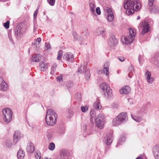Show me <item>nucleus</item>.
<instances>
[{"mask_svg": "<svg viewBox=\"0 0 159 159\" xmlns=\"http://www.w3.org/2000/svg\"><path fill=\"white\" fill-rule=\"evenodd\" d=\"M21 30L19 27H16L15 29V34L17 37H19L21 34Z\"/></svg>", "mask_w": 159, "mask_h": 159, "instance_id": "2f4dec72", "label": "nucleus"}, {"mask_svg": "<svg viewBox=\"0 0 159 159\" xmlns=\"http://www.w3.org/2000/svg\"><path fill=\"white\" fill-rule=\"evenodd\" d=\"M118 59L121 61L122 62L124 61L125 59L123 57H119L118 58Z\"/></svg>", "mask_w": 159, "mask_h": 159, "instance_id": "bf43d9fd", "label": "nucleus"}, {"mask_svg": "<svg viewBox=\"0 0 159 159\" xmlns=\"http://www.w3.org/2000/svg\"><path fill=\"white\" fill-rule=\"evenodd\" d=\"M159 8L157 7H154L151 10V12L153 13H157L159 11Z\"/></svg>", "mask_w": 159, "mask_h": 159, "instance_id": "c9c22d12", "label": "nucleus"}, {"mask_svg": "<svg viewBox=\"0 0 159 159\" xmlns=\"http://www.w3.org/2000/svg\"><path fill=\"white\" fill-rule=\"evenodd\" d=\"M89 6L90 11L93 14H95V9L96 7L95 2H89Z\"/></svg>", "mask_w": 159, "mask_h": 159, "instance_id": "b1692460", "label": "nucleus"}, {"mask_svg": "<svg viewBox=\"0 0 159 159\" xmlns=\"http://www.w3.org/2000/svg\"><path fill=\"white\" fill-rule=\"evenodd\" d=\"M73 85V83L72 82H69L67 83L66 86L68 89H69L70 88H71L72 87Z\"/></svg>", "mask_w": 159, "mask_h": 159, "instance_id": "49530a36", "label": "nucleus"}, {"mask_svg": "<svg viewBox=\"0 0 159 159\" xmlns=\"http://www.w3.org/2000/svg\"><path fill=\"white\" fill-rule=\"evenodd\" d=\"M35 157L36 159H40L41 158V153L39 152H36L35 154Z\"/></svg>", "mask_w": 159, "mask_h": 159, "instance_id": "a19ab883", "label": "nucleus"}, {"mask_svg": "<svg viewBox=\"0 0 159 159\" xmlns=\"http://www.w3.org/2000/svg\"><path fill=\"white\" fill-rule=\"evenodd\" d=\"M44 159H48V158L47 157H45Z\"/></svg>", "mask_w": 159, "mask_h": 159, "instance_id": "0e129e2a", "label": "nucleus"}, {"mask_svg": "<svg viewBox=\"0 0 159 159\" xmlns=\"http://www.w3.org/2000/svg\"><path fill=\"white\" fill-rule=\"evenodd\" d=\"M130 91V88L128 86H126L123 87L120 90L121 94H127Z\"/></svg>", "mask_w": 159, "mask_h": 159, "instance_id": "f3484780", "label": "nucleus"}, {"mask_svg": "<svg viewBox=\"0 0 159 159\" xmlns=\"http://www.w3.org/2000/svg\"><path fill=\"white\" fill-rule=\"evenodd\" d=\"M124 7L126 9L125 13L127 15L133 14L134 10L138 11L141 7V3L139 0H125Z\"/></svg>", "mask_w": 159, "mask_h": 159, "instance_id": "f257e3e1", "label": "nucleus"}, {"mask_svg": "<svg viewBox=\"0 0 159 159\" xmlns=\"http://www.w3.org/2000/svg\"><path fill=\"white\" fill-rule=\"evenodd\" d=\"M64 133V131H63V133Z\"/></svg>", "mask_w": 159, "mask_h": 159, "instance_id": "338daca9", "label": "nucleus"}, {"mask_svg": "<svg viewBox=\"0 0 159 159\" xmlns=\"http://www.w3.org/2000/svg\"><path fill=\"white\" fill-rule=\"evenodd\" d=\"M129 36H122L121 37V40L124 44H129L132 43L135 39V37L136 35L135 30L132 28H129Z\"/></svg>", "mask_w": 159, "mask_h": 159, "instance_id": "7ed1b4c3", "label": "nucleus"}, {"mask_svg": "<svg viewBox=\"0 0 159 159\" xmlns=\"http://www.w3.org/2000/svg\"><path fill=\"white\" fill-rule=\"evenodd\" d=\"M139 26L142 29V31L140 33L141 35H144L150 31V28L149 23L146 21H143L141 22Z\"/></svg>", "mask_w": 159, "mask_h": 159, "instance_id": "6e6552de", "label": "nucleus"}, {"mask_svg": "<svg viewBox=\"0 0 159 159\" xmlns=\"http://www.w3.org/2000/svg\"><path fill=\"white\" fill-rule=\"evenodd\" d=\"M45 47L46 50H48L51 48V47L49 43H45Z\"/></svg>", "mask_w": 159, "mask_h": 159, "instance_id": "3c124183", "label": "nucleus"}, {"mask_svg": "<svg viewBox=\"0 0 159 159\" xmlns=\"http://www.w3.org/2000/svg\"><path fill=\"white\" fill-rule=\"evenodd\" d=\"M95 125L96 126L100 129L103 128L104 125V117L102 114L98 115L95 119Z\"/></svg>", "mask_w": 159, "mask_h": 159, "instance_id": "0eeeda50", "label": "nucleus"}, {"mask_svg": "<svg viewBox=\"0 0 159 159\" xmlns=\"http://www.w3.org/2000/svg\"><path fill=\"white\" fill-rule=\"evenodd\" d=\"M46 12L45 11H44V12H43V14L44 15H45L46 14Z\"/></svg>", "mask_w": 159, "mask_h": 159, "instance_id": "e2e57ef3", "label": "nucleus"}, {"mask_svg": "<svg viewBox=\"0 0 159 159\" xmlns=\"http://www.w3.org/2000/svg\"><path fill=\"white\" fill-rule=\"evenodd\" d=\"M63 77L62 75H60L57 77V81L59 82L62 81Z\"/></svg>", "mask_w": 159, "mask_h": 159, "instance_id": "37998d69", "label": "nucleus"}, {"mask_svg": "<svg viewBox=\"0 0 159 159\" xmlns=\"http://www.w3.org/2000/svg\"><path fill=\"white\" fill-rule=\"evenodd\" d=\"M96 11L97 14L98 15H100L101 13V10L99 7H97L96 9Z\"/></svg>", "mask_w": 159, "mask_h": 159, "instance_id": "864d4df0", "label": "nucleus"}, {"mask_svg": "<svg viewBox=\"0 0 159 159\" xmlns=\"http://www.w3.org/2000/svg\"><path fill=\"white\" fill-rule=\"evenodd\" d=\"M148 0V5L150 7L152 6L153 3L154 2V0Z\"/></svg>", "mask_w": 159, "mask_h": 159, "instance_id": "5fc2aeb1", "label": "nucleus"}, {"mask_svg": "<svg viewBox=\"0 0 159 159\" xmlns=\"http://www.w3.org/2000/svg\"><path fill=\"white\" fill-rule=\"evenodd\" d=\"M154 64L159 67V56L157 57V60L155 61Z\"/></svg>", "mask_w": 159, "mask_h": 159, "instance_id": "8fccbe9b", "label": "nucleus"}, {"mask_svg": "<svg viewBox=\"0 0 159 159\" xmlns=\"http://www.w3.org/2000/svg\"><path fill=\"white\" fill-rule=\"evenodd\" d=\"M48 65V64H45L43 62L41 61L39 63V68L41 71H44L47 69Z\"/></svg>", "mask_w": 159, "mask_h": 159, "instance_id": "4be33fe9", "label": "nucleus"}, {"mask_svg": "<svg viewBox=\"0 0 159 159\" xmlns=\"http://www.w3.org/2000/svg\"><path fill=\"white\" fill-rule=\"evenodd\" d=\"M75 98L79 101H80L81 98V95L80 93H77L75 95Z\"/></svg>", "mask_w": 159, "mask_h": 159, "instance_id": "a18cd8bd", "label": "nucleus"}, {"mask_svg": "<svg viewBox=\"0 0 159 159\" xmlns=\"http://www.w3.org/2000/svg\"><path fill=\"white\" fill-rule=\"evenodd\" d=\"M129 73H128V76L130 78L132 77L133 75V68L132 66H130L129 68Z\"/></svg>", "mask_w": 159, "mask_h": 159, "instance_id": "c756f323", "label": "nucleus"}, {"mask_svg": "<svg viewBox=\"0 0 159 159\" xmlns=\"http://www.w3.org/2000/svg\"><path fill=\"white\" fill-rule=\"evenodd\" d=\"M110 63L108 62H105L103 66V73L107 76L109 75V68L110 66Z\"/></svg>", "mask_w": 159, "mask_h": 159, "instance_id": "a211bd4d", "label": "nucleus"}, {"mask_svg": "<svg viewBox=\"0 0 159 159\" xmlns=\"http://www.w3.org/2000/svg\"><path fill=\"white\" fill-rule=\"evenodd\" d=\"M85 71L86 72V74L85 75V78L87 80H89L90 76V73L88 69L85 70Z\"/></svg>", "mask_w": 159, "mask_h": 159, "instance_id": "4c0bfd02", "label": "nucleus"}, {"mask_svg": "<svg viewBox=\"0 0 159 159\" xmlns=\"http://www.w3.org/2000/svg\"><path fill=\"white\" fill-rule=\"evenodd\" d=\"M128 101L130 104L133 103L134 102V100L131 98L128 99Z\"/></svg>", "mask_w": 159, "mask_h": 159, "instance_id": "13d9d810", "label": "nucleus"}, {"mask_svg": "<svg viewBox=\"0 0 159 159\" xmlns=\"http://www.w3.org/2000/svg\"><path fill=\"white\" fill-rule=\"evenodd\" d=\"M6 146L7 147L10 148L12 145V142L10 140H7L5 142Z\"/></svg>", "mask_w": 159, "mask_h": 159, "instance_id": "72a5a7b5", "label": "nucleus"}, {"mask_svg": "<svg viewBox=\"0 0 159 159\" xmlns=\"http://www.w3.org/2000/svg\"><path fill=\"white\" fill-rule=\"evenodd\" d=\"M8 36L10 41L12 42H13V40L11 34H8Z\"/></svg>", "mask_w": 159, "mask_h": 159, "instance_id": "6e6d98bb", "label": "nucleus"}, {"mask_svg": "<svg viewBox=\"0 0 159 159\" xmlns=\"http://www.w3.org/2000/svg\"><path fill=\"white\" fill-rule=\"evenodd\" d=\"M47 137L49 139H50L51 138V135L50 134L48 135H47Z\"/></svg>", "mask_w": 159, "mask_h": 159, "instance_id": "052dcab7", "label": "nucleus"}, {"mask_svg": "<svg viewBox=\"0 0 159 159\" xmlns=\"http://www.w3.org/2000/svg\"><path fill=\"white\" fill-rule=\"evenodd\" d=\"M88 109L89 107L87 106H82L81 107L82 111L84 113H85L87 112L88 111Z\"/></svg>", "mask_w": 159, "mask_h": 159, "instance_id": "e433bc0d", "label": "nucleus"}, {"mask_svg": "<svg viewBox=\"0 0 159 159\" xmlns=\"http://www.w3.org/2000/svg\"><path fill=\"white\" fill-rule=\"evenodd\" d=\"M117 73H118V74H119V73L118 71H117Z\"/></svg>", "mask_w": 159, "mask_h": 159, "instance_id": "69168bd1", "label": "nucleus"}, {"mask_svg": "<svg viewBox=\"0 0 159 159\" xmlns=\"http://www.w3.org/2000/svg\"><path fill=\"white\" fill-rule=\"evenodd\" d=\"M41 39L40 38H38L36 41L34 42V44H35L36 46H37V43H38V45L39 44V43L41 42Z\"/></svg>", "mask_w": 159, "mask_h": 159, "instance_id": "de8ad7c7", "label": "nucleus"}, {"mask_svg": "<svg viewBox=\"0 0 159 159\" xmlns=\"http://www.w3.org/2000/svg\"><path fill=\"white\" fill-rule=\"evenodd\" d=\"M57 68V65L56 64L54 63L51 67V71L50 74L51 75H53L54 74V72L56 70Z\"/></svg>", "mask_w": 159, "mask_h": 159, "instance_id": "473e14b6", "label": "nucleus"}, {"mask_svg": "<svg viewBox=\"0 0 159 159\" xmlns=\"http://www.w3.org/2000/svg\"><path fill=\"white\" fill-rule=\"evenodd\" d=\"M125 136H121L116 146V147H119V145H122V143L125 142Z\"/></svg>", "mask_w": 159, "mask_h": 159, "instance_id": "bb28decb", "label": "nucleus"}, {"mask_svg": "<svg viewBox=\"0 0 159 159\" xmlns=\"http://www.w3.org/2000/svg\"><path fill=\"white\" fill-rule=\"evenodd\" d=\"M26 150L28 152L32 153L34 151V144L31 143H29L27 145Z\"/></svg>", "mask_w": 159, "mask_h": 159, "instance_id": "aec40b11", "label": "nucleus"}, {"mask_svg": "<svg viewBox=\"0 0 159 159\" xmlns=\"http://www.w3.org/2000/svg\"><path fill=\"white\" fill-rule=\"evenodd\" d=\"M140 18V17L139 16H138L137 18V19L138 20H139Z\"/></svg>", "mask_w": 159, "mask_h": 159, "instance_id": "680f3d73", "label": "nucleus"}, {"mask_svg": "<svg viewBox=\"0 0 159 159\" xmlns=\"http://www.w3.org/2000/svg\"><path fill=\"white\" fill-rule=\"evenodd\" d=\"M153 153L156 159H159V145L155 146L153 148Z\"/></svg>", "mask_w": 159, "mask_h": 159, "instance_id": "4468645a", "label": "nucleus"}, {"mask_svg": "<svg viewBox=\"0 0 159 159\" xmlns=\"http://www.w3.org/2000/svg\"><path fill=\"white\" fill-rule=\"evenodd\" d=\"M63 52L62 50H60L58 52L57 59V60H60L62 56Z\"/></svg>", "mask_w": 159, "mask_h": 159, "instance_id": "f704fd0d", "label": "nucleus"}, {"mask_svg": "<svg viewBox=\"0 0 159 159\" xmlns=\"http://www.w3.org/2000/svg\"><path fill=\"white\" fill-rule=\"evenodd\" d=\"M73 35L75 40H78L79 41H81L82 40V38L81 37H78L77 33L76 32L73 31Z\"/></svg>", "mask_w": 159, "mask_h": 159, "instance_id": "cd10ccee", "label": "nucleus"}, {"mask_svg": "<svg viewBox=\"0 0 159 159\" xmlns=\"http://www.w3.org/2000/svg\"><path fill=\"white\" fill-rule=\"evenodd\" d=\"M108 44L111 48L116 46L117 41L114 36L112 35L110 37L108 42Z\"/></svg>", "mask_w": 159, "mask_h": 159, "instance_id": "9d476101", "label": "nucleus"}, {"mask_svg": "<svg viewBox=\"0 0 159 159\" xmlns=\"http://www.w3.org/2000/svg\"><path fill=\"white\" fill-rule=\"evenodd\" d=\"M145 78L149 84H152L154 80V78L152 76L151 73L149 71H147L145 73Z\"/></svg>", "mask_w": 159, "mask_h": 159, "instance_id": "1a4fd4ad", "label": "nucleus"}, {"mask_svg": "<svg viewBox=\"0 0 159 159\" xmlns=\"http://www.w3.org/2000/svg\"><path fill=\"white\" fill-rule=\"evenodd\" d=\"M57 116L55 112L51 109H48L45 117L46 123L49 125L53 126L57 122Z\"/></svg>", "mask_w": 159, "mask_h": 159, "instance_id": "f03ea898", "label": "nucleus"}, {"mask_svg": "<svg viewBox=\"0 0 159 159\" xmlns=\"http://www.w3.org/2000/svg\"><path fill=\"white\" fill-rule=\"evenodd\" d=\"M143 57L141 56H139V63L141 64L142 63V62L143 61Z\"/></svg>", "mask_w": 159, "mask_h": 159, "instance_id": "603ef678", "label": "nucleus"}, {"mask_svg": "<svg viewBox=\"0 0 159 159\" xmlns=\"http://www.w3.org/2000/svg\"><path fill=\"white\" fill-rule=\"evenodd\" d=\"M9 21H7L6 23H4L3 26L6 29H8L9 27Z\"/></svg>", "mask_w": 159, "mask_h": 159, "instance_id": "c03bdc74", "label": "nucleus"}, {"mask_svg": "<svg viewBox=\"0 0 159 159\" xmlns=\"http://www.w3.org/2000/svg\"><path fill=\"white\" fill-rule=\"evenodd\" d=\"M131 116L132 118L137 122H139L141 120V118L140 116H133L132 114L131 115Z\"/></svg>", "mask_w": 159, "mask_h": 159, "instance_id": "7c9ffc66", "label": "nucleus"}, {"mask_svg": "<svg viewBox=\"0 0 159 159\" xmlns=\"http://www.w3.org/2000/svg\"><path fill=\"white\" fill-rule=\"evenodd\" d=\"M22 137V134L18 130L16 131L13 134V142L16 144Z\"/></svg>", "mask_w": 159, "mask_h": 159, "instance_id": "9b49d317", "label": "nucleus"}, {"mask_svg": "<svg viewBox=\"0 0 159 159\" xmlns=\"http://www.w3.org/2000/svg\"><path fill=\"white\" fill-rule=\"evenodd\" d=\"M69 155V153L67 151L62 150L60 152L59 156L57 159H68Z\"/></svg>", "mask_w": 159, "mask_h": 159, "instance_id": "ddd939ff", "label": "nucleus"}, {"mask_svg": "<svg viewBox=\"0 0 159 159\" xmlns=\"http://www.w3.org/2000/svg\"><path fill=\"white\" fill-rule=\"evenodd\" d=\"M47 18H48V16H47Z\"/></svg>", "mask_w": 159, "mask_h": 159, "instance_id": "774afa93", "label": "nucleus"}, {"mask_svg": "<svg viewBox=\"0 0 159 159\" xmlns=\"http://www.w3.org/2000/svg\"><path fill=\"white\" fill-rule=\"evenodd\" d=\"M39 7H37V9L36 10L34 11V18H36L37 17L38 13L39 11Z\"/></svg>", "mask_w": 159, "mask_h": 159, "instance_id": "09e8293b", "label": "nucleus"}, {"mask_svg": "<svg viewBox=\"0 0 159 159\" xmlns=\"http://www.w3.org/2000/svg\"><path fill=\"white\" fill-rule=\"evenodd\" d=\"M8 88L7 84L3 80L2 77H0V90L2 91H5Z\"/></svg>", "mask_w": 159, "mask_h": 159, "instance_id": "f8f14e48", "label": "nucleus"}, {"mask_svg": "<svg viewBox=\"0 0 159 159\" xmlns=\"http://www.w3.org/2000/svg\"><path fill=\"white\" fill-rule=\"evenodd\" d=\"M101 91L104 93L105 98H109L112 96V90L109 86L106 83L103 82L100 86Z\"/></svg>", "mask_w": 159, "mask_h": 159, "instance_id": "39448f33", "label": "nucleus"}, {"mask_svg": "<svg viewBox=\"0 0 159 159\" xmlns=\"http://www.w3.org/2000/svg\"><path fill=\"white\" fill-rule=\"evenodd\" d=\"M128 119V116L126 113L122 112L120 114L112 120V124L114 126H117L123 123L126 122Z\"/></svg>", "mask_w": 159, "mask_h": 159, "instance_id": "20e7f679", "label": "nucleus"}, {"mask_svg": "<svg viewBox=\"0 0 159 159\" xmlns=\"http://www.w3.org/2000/svg\"><path fill=\"white\" fill-rule=\"evenodd\" d=\"M105 29L102 27H98L96 31L98 35H101L103 37L105 36Z\"/></svg>", "mask_w": 159, "mask_h": 159, "instance_id": "6ab92c4d", "label": "nucleus"}, {"mask_svg": "<svg viewBox=\"0 0 159 159\" xmlns=\"http://www.w3.org/2000/svg\"><path fill=\"white\" fill-rule=\"evenodd\" d=\"M93 107L96 109L99 110L102 108V106L100 101L98 99H97L93 104Z\"/></svg>", "mask_w": 159, "mask_h": 159, "instance_id": "393cba45", "label": "nucleus"}, {"mask_svg": "<svg viewBox=\"0 0 159 159\" xmlns=\"http://www.w3.org/2000/svg\"><path fill=\"white\" fill-rule=\"evenodd\" d=\"M2 112L4 121L6 124H8L12 120L13 113L12 111L10 108H6L3 109Z\"/></svg>", "mask_w": 159, "mask_h": 159, "instance_id": "423d86ee", "label": "nucleus"}, {"mask_svg": "<svg viewBox=\"0 0 159 159\" xmlns=\"http://www.w3.org/2000/svg\"><path fill=\"white\" fill-rule=\"evenodd\" d=\"M41 55L40 54L33 55L31 58V60L33 62H38L41 60Z\"/></svg>", "mask_w": 159, "mask_h": 159, "instance_id": "412c9836", "label": "nucleus"}, {"mask_svg": "<svg viewBox=\"0 0 159 159\" xmlns=\"http://www.w3.org/2000/svg\"><path fill=\"white\" fill-rule=\"evenodd\" d=\"M49 149L52 151L54 150L55 148V145L53 143H50L48 147Z\"/></svg>", "mask_w": 159, "mask_h": 159, "instance_id": "58836bf2", "label": "nucleus"}, {"mask_svg": "<svg viewBox=\"0 0 159 159\" xmlns=\"http://www.w3.org/2000/svg\"><path fill=\"white\" fill-rule=\"evenodd\" d=\"M63 57L66 60L69 62L72 61L74 58L73 54L70 52L66 53L64 55Z\"/></svg>", "mask_w": 159, "mask_h": 159, "instance_id": "2eb2a0df", "label": "nucleus"}, {"mask_svg": "<svg viewBox=\"0 0 159 159\" xmlns=\"http://www.w3.org/2000/svg\"><path fill=\"white\" fill-rule=\"evenodd\" d=\"M112 135L111 134H107L104 137L103 141L107 145H109L111 143L112 141Z\"/></svg>", "mask_w": 159, "mask_h": 159, "instance_id": "dca6fc26", "label": "nucleus"}, {"mask_svg": "<svg viewBox=\"0 0 159 159\" xmlns=\"http://www.w3.org/2000/svg\"><path fill=\"white\" fill-rule=\"evenodd\" d=\"M91 115V119L92 118H93L94 116H95L96 114V112L94 109H92L91 110L90 112Z\"/></svg>", "mask_w": 159, "mask_h": 159, "instance_id": "79ce46f5", "label": "nucleus"}, {"mask_svg": "<svg viewBox=\"0 0 159 159\" xmlns=\"http://www.w3.org/2000/svg\"><path fill=\"white\" fill-rule=\"evenodd\" d=\"M47 2L51 6H53L55 4L56 0H47Z\"/></svg>", "mask_w": 159, "mask_h": 159, "instance_id": "ea45409f", "label": "nucleus"}, {"mask_svg": "<svg viewBox=\"0 0 159 159\" xmlns=\"http://www.w3.org/2000/svg\"><path fill=\"white\" fill-rule=\"evenodd\" d=\"M18 159H23L25 156L24 152L22 150L20 149L17 153Z\"/></svg>", "mask_w": 159, "mask_h": 159, "instance_id": "a878e982", "label": "nucleus"}, {"mask_svg": "<svg viewBox=\"0 0 159 159\" xmlns=\"http://www.w3.org/2000/svg\"><path fill=\"white\" fill-rule=\"evenodd\" d=\"M87 65V63L86 62L84 63V65H81L79 69L78 70V73H80L83 72L86 69H85L84 68V66H86Z\"/></svg>", "mask_w": 159, "mask_h": 159, "instance_id": "c85d7f7f", "label": "nucleus"}, {"mask_svg": "<svg viewBox=\"0 0 159 159\" xmlns=\"http://www.w3.org/2000/svg\"><path fill=\"white\" fill-rule=\"evenodd\" d=\"M145 157L144 154H143V155H140L136 159H143V157Z\"/></svg>", "mask_w": 159, "mask_h": 159, "instance_id": "4d7b16f0", "label": "nucleus"}, {"mask_svg": "<svg viewBox=\"0 0 159 159\" xmlns=\"http://www.w3.org/2000/svg\"><path fill=\"white\" fill-rule=\"evenodd\" d=\"M114 19V16L113 13L111 10L109 9L108 12L107 19L109 22L112 21Z\"/></svg>", "mask_w": 159, "mask_h": 159, "instance_id": "5701e85b", "label": "nucleus"}]
</instances>
